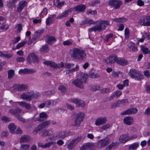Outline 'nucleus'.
<instances>
[{
    "mask_svg": "<svg viewBox=\"0 0 150 150\" xmlns=\"http://www.w3.org/2000/svg\"><path fill=\"white\" fill-rule=\"evenodd\" d=\"M86 54L84 50L74 47L72 50L71 56L75 59L83 60L85 59Z\"/></svg>",
    "mask_w": 150,
    "mask_h": 150,
    "instance_id": "f257e3e1",
    "label": "nucleus"
},
{
    "mask_svg": "<svg viewBox=\"0 0 150 150\" xmlns=\"http://www.w3.org/2000/svg\"><path fill=\"white\" fill-rule=\"evenodd\" d=\"M40 96L39 93L34 92L33 91H30L26 93H23L21 95L20 98L27 101H29L31 100L32 98H37Z\"/></svg>",
    "mask_w": 150,
    "mask_h": 150,
    "instance_id": "f03ea898",
    "label": "nucleus"
},
{
    "mask_svg": "<svg viewBox=\"0 0 150 150\" xmlns=\"http://www.w3.org/2000/svg\"><path fill=\"white\" fill-rule=\"evenodd\" d=\"M87 77V74H82L81 78L74 80L72 83L77 87L83 88V84L86 82Z\"/></svg>",
    "mask_w": 150,
    "mask_h": 150,
    "instance_id": "7ed1b4c3",
    "label": "nucleus"
},
{
    "mask_svg": "<svg viewBox=\"0 0 150 150\" xmlns=\"http://www.w3.org/2000/svg\"><path fill=\"white\" fill-rule=\"evenodd\" d=\"M129 75L132 78L139 80L143 79V76L141 74L139 71L134 69H131L129 70Z\"/></svg>",
    "mask_w": 150,
    "mask_h": 150,
    "instance_id": "20e7f679",
    "label": "nucleus"
},
{
    "mask_svg": "<svg viewBox=\"0 0 150 150\" xmlns=\"http://www.w3.org/2000/svg\"><path fill=\"white\" fill-rule=\"evenodd\" d=\"M43 63L46 65L52 67L54 69H58L60 68H62L64 67L65 64L63 62H61L58 64H56L55 62L52 61H45Z\"/></svg>",
    "mask_w": 150,
    "mask_h": 150,
    "instance_id": "39448f33",
    "label": "nucleus"
},
{
    "mask_svg": "<svg viewBox=\"0 0 150 150\" xmlns=\"http://www.w3.org/2000/svg\"><path fill=\"white\" fill-rule=\"evenodd\" d=\"M84 117V114L82 112H80L76 115L75 118L72 126H79L83 121Z\"/></svg>",
    "mask_w": 150,
    "mask_h": 150,
    "instance_id": "423d86ee",
    "label": "nucleus"
},
{
    "mask_svg": "<svg viewBox=\"0 0 150 150\" xmlns=\"http://www.w3.org/2000/svg\"><path fill=\"white\" fill-rule=\"evenodd\" d=\"M82 139L81 136H78L76 138L72 139L67 145V148L69 150H72L78 143L81 141Z\"/></svg>",
    "mask_w": 150,
    "mask_h": 150,
    "instance_id": "0eeeda50",
    "label": "nucleus"
},
{
    "mask_svg": "<svg viewBox=\"0 0 150 150\" xmlns=\"http://www.w3.org/2000/svg\"><path fill=\"white\" fill-rule=\"evenodd\" d=\"M109 5L116 9L120 8L122 4V2L119 0H110L108 2Z\"/></svg>",
    "mask_w": 150,
    "mask_h": 150,
    "instance_id": "6e6552de",
    "label": "nucleus"
},
{
    "mask_svg": "<svg viewBox=\"0 0 150 150\" xmlns=\"http://www.w3.org/2000/svg\"><path fill=\"white\" fill-rule=\"evenodd\" d=\"M9 102L13 105L14 103H16V102H14L12 100H10ZM16 103H18V105L21 107H25L26 109L29 110L31 108V105L26 102L22 101L21 102H17Z\"/></svg>",
    "mask_w": 150,
    "mask_h": 150,
    "instance_id": "1a4fd4ad",
    "label": "nucleus"
},
{
    "mask_svg": "<svg viewBox=\"0 0 150 150\" xmlns=\"http://www.w3.org/2000/svg\"><path fill=\"white\" fill-rule=\"evenodd\" d=\"M110 142V139L108 138H105L100 140L98 142V144L99 147H104L108 145Z\"/></svg>",
    "mask_w": 150,
    "mask_h": 150,
    "instance_id": "9d476101",
    "label": "nucleus"
},
{
    "mask_svg": "<svg viewBox=\"0 0 150 150\" xmlns=\"http://www.w3.org/2000/svg\"><path fill=\"white\" fill-rule=\"evenodd\" d=\"M54 134V131L53 129L50 128L48 129H45L42 131L41 134V136L42 137L48 136H52L53 138V136Z\"/></svg>",
    "mask_w": 150,
    "mask_h": 150,
    "instance_id": "9b49d317",
    "label": "nucleus"
},
{
    "mask_svg": "<svg viewBox=\"0 0 150 150\" xmlns=\"http://www.w3.org/2000/svg\"><path fill=\"white\" fill-rule=\"evenodd\" d=\"M66 137V133L64 131H61L54 134L53 136V139L61 138L64 139Z\"/></svg>",
    "mask_w": 150,
    "mask_h": 150,
    "instance_id": "f8f14e48",
    "label": "nucleus"
},
{
    "mask_svg": "<svg viewBox=\"0 0 150 150\" xmlns=\"http://www.w3.org/2000/svg\"><path fill=\"white\" fill-rule=\"evenodd\" d=\"M86 8L85 5L83 4H80L76 5L74 8L75 11L77 13L83 12L84 11Z\"/></svg>",
    "mask_w": 150,
    "mask_h": 150,
    "instance_id": "ddd939ff",
    "label": "nucleus"
},
{
    "mask_svg": "<svg viewBox=\"0 0 150 150\" xmlns=\"http://www.w3.org/2000/svg\"><path fill=\"white\" fill-rule=\"evenodd\" d=\"M36 72L35 70L32 69L25 68L24 69H21L19 71L20 74H31L35 73Z\"/></svg>",
    "mask_w": 150,
    "mask_h": 150,
    "instance_id": "4468645a",
    "label": "nucleus"
},
{
    "mask_svg": "<svg viewBox=\"0 0 150 150\" xmlns=\"http://www.w3.org/2000/svg\"><path fill=\"white\" fill-rule=\"evenodd\" d=\"M104 30V26H101L99 23L97 24L96 26L93 27L89 29V30L90 31H100Z\"/></svg>",
    "mask_w": 150,
    "mask_h": 150,
    "instance_id": "2eb2a0df",
    "label": "nucleus"
},
{
    "mask_svg": "<svg viewBox=\"0 0 150 150\" xmlns=\"http://www.w3.org/2000/svg\"><path fill=\"white\" fill-rule=\"evenodd\" d=\"M107 121L106 117H101L98 118L95 122V125L97 126L103 125L105 124Z\"/></svg>",
    "mask_w": 150,
    "mask_h": 150,
    "instance_id": "dca6fc26",
    "label": "nucleus"
},
{
    "mask_svg": "<svg viewBox=\"0 0 150 150\" xmlns=\"http://www.w3.org/2000/svg\"><path fill=\"white\" fill-rule=\"evenodd\" d=\"M71 102L75 103L79 107H84L85 104L83 100L77 98H74L71 100Z\"/></svg>",
    "mask_w": 150,
    "mask_h": 150,
    "instance_id": "f3484780",
    "label": "nucleus"
},
{
    "mask_svg": "<svg viewBox=\"0 0 150 150\" xmlns=\"http://www.w3.org/2000/svg\"><path fill=\"white\" fill-rule=\"evenodd\" d=\"M9 112L11 114L15 115L16 117V115H18L22 112V110L17 108L15 109H11L9 110Z\"/></svg>",
    "mask_w": 150,
    "mask_h": 150,
    "instance_id": "a211bd4d",
    "label": "nucleus"
},
{
    "mask_svg": "<svg viewBox=\"0 0 150 150\" xmlns=\"http://www.w3.org/2000/svg\"><path fill=\"white\" fill-rule=\"evenodd\" d=\"M134 122V119L132 117L130 116H127L123 119V122L125 124L130 125H131Z\"/></svg>",
    "mask_w": 150,
    "mask_h": 150,
    "instance_id": "6ab92c4d",
    "label": "nucleus"
},
{
    "mask_svg": "<svg viewBox=\"0 0 150 150\" xmlns=\"http://www.w3.org/2000/svg\"><path fill=\"white\" fill-rule=\"evenodd\" d=\"M117 56L115 55H112L108 57L106 60L107 63L112 64L116 62Z\"/></svg>",
    "mask_w": 150,
    "mask_h": 150,
    "instance_id": "aec40b11",
    "label": "nucleus"
},
{
    "mask_svg": "<svg viewBox=\"0 0 150 150\" xmlns=\"http://www.w3.org/2000/svg\"><path fill=\"white\" fill-rule=\"evenodd\" d=\"M94 146V144L92 143H87L83 144L80 150H86L87 149L93 148Z\"/></svg>",
    "mask_w": 150,
    "mask_h": 150,
    "instance_id": "412c9836",
    "label": "nucleus"
},
{
    "mask_svg": "<svg viewBox=\"0 0 150 150\" xmlns=\"http://www.w3.org/2000/svg\"><path fill=\"white\" fill-rule=\"evenodd\" d=\"M118 64L121 65H125L128 63V61L123 58L118 57H117L116 62Z\"/></svg>",
    "mask_w": 150,
    "mask_h": 150,
    "instance_id": "4be33fe9",
    "label": "nucleus"
},
{
    "mask_svg": "<svg viewBox=\"0 0 150 150\" xmlns=\"http://www.w3.org/2000/svg\"><path fill=\"white\" fill-rule=\"evenodd\" d=\"M27 4V2L25 1H23L20 2L19 4V6L17 8V11L18 12H21Z\"/></svg>",
    "mask_w": 150,
    "mask_h": 150,
    "instance_id": "5701e85b",
    "label": "nucleus"
},
{
    "mask_svg": "<svg viewBox=\"0 0 150 150\" xmlns=\"http://www.w3.org/2000/svg\"><path fill=\"white\" fill-rule=\"evenodd\" d=\"M47 118V115L45 112H42L39 114V116L37 119L38 121H43Z\"/></svg>",
    "mask_w": 150,
    "mask_h": 150,
    "instance_id": "b1692460",
    "label": "nucleus"
},
{
    "mask_svg": "<svg viewBox=\"0 0 150 150\" xmlns=\"http://www.w3.org/2000/svg\"><path fill=\"white\" fill-rule=\"evenodd\" d=\"M139 23L141 25L144 26L150 25V21H146L145 17L144 19H141L139 21Z\"/></svg>",
    "mask_w": 150,
    "mask_h": 150,
    "instance_id": "393cba45",
    "label": "nucleus"
},
{
    "mask_svg": "<svg viewBox=\"0 0 150 150\" xmlns=\"http://www.w3.org/2000/svg\"><path fill=\"white\" fill-rule=\"evenodd\" d=\"M30 141V137L28 135H23L22 136L20 139V143L28 142Z\"/></svg>",
    "mask_w": 150,
    "mask_h": 150,
    "instance_id": "a878e982",
    "label": "nucleus"
},
{
    "mask_svg": "<svg viewBox=\"0 0 150 150\" xmlns=\"http://www.w3.org/2000/svg\"><path fill=\"white\" fill-rule=\"evenodd\" d=\"M51 122L49 120H46L39 125L42 129L43 128L48 127L50 125Z\"/></svg>",
    "mask_w": 150,
    "mask_h": 150,
    "instance_id": "bb28decb",
    "label": "nucleus"
},
{
    "mask_svg": "<svg viewBox=\"0 0 150 150\" xmlns=\"http://www.w3.org/2000/svg\"><path fill=\"white\" fill-rule=\"evenodd\" d=\"M16 86L18 90L20 91H25L28 88L27 85L25 84H18L16 85Z\"/></svg>",
    "mask_w": 150,
    "mask_h": 150,
    "instance_id": "cd10ccee",
    "label": "nucleus"
},
{
    "mask_svg": "<svg viewBox=\"0 0 150 150\" xmlns=\"http://www.w3.org/2000/svg\"><path fill=\"white\" fill-rule=\"evenodd\" d=\"M16 128V126L13 123L10 124L8 126V128L10 131V132L12 134H15V129Z\"/></svg>",
    "mask_w": 150,
    "mask_h": 150,
    "instance_id": "c85d7f7f",
    "label": "nucleus"
},
{
    "mask_svg": "<svg viewBox=\"0 0 150 150\" xmlns=\"http://www.w3.org/2000/svg\"><path fill=\"white\" fill-rule=\"evenodd\" d=\"M129 139V137L125 134H123L121 135L119 138V140L120 142L124 143L127 142Z\"/></svg>",
    "mask_w": 150,
    "mask_h": 150,
    "instance_id": "c756f323",
    "label": "nucleus"
},
{
    "mask_svg": "<svg viewBox=\"0 0 150 150\" xmlns=\"http://www.w3.org/2000/svg\"><path fill=\"white\" fill-rule=\"evenodd\" d=\"M128 47L133 51H136L137 50V46L132 42H130L129 43Z\"/></svg>",
    "mask_w": 150,
    "mask_h": 150,
    "instance_id": "7c9ffc66",
    "label": "nucleus"
},
{
    "mask_svg": "<svg viewBox=\"0 0 150 150\" xmlns=\"http://www.w3.org/2000/svg\"><path fill=\"white\" fill-rule=\"evenodd\" d=\"M54 16V15H51L47 18L46 24L47 25H50L53 23L54 21L53 18Z\"/></svg>",
    "mask_w": 150,
    "mask_h": 150,
    "instance_id": "2f4dec72",
    "label": "nucleus"
},
{
    "mask_svg": "<svg viewBox=\"0 0 150 150\" xmlns=\"http://www.w3.org/2000/svg\"><path fill=\"white\" fill-rule=\"evenodd\" d=\"M54 4L57 7L60 8L63 5L64 2H60L59 0H54Z\"/></svg>",
    "mask_w": 150,
    "mask_h": 150,
    "instance_id": "473e14b6",
    "label": "nucleus"
},
{
    "mask_svg": "<svg viewBox=\"0 0 150 150\" xmlns=\"http://www.w3.org/2000/svg\"><path fill=\"white\" fill-rule=\"evenodd\" d=\"M57 103V102L54 100H49L46 102L47 107H49L50 105L55 106L56 105Z\"/></svg>",
    "mask_w": 150,
    "mask_h": 150,
    "instance_id": "72a5a7b5",
    "label": "nucleus"
},
{
    "mask_svg": "<svg viewBox=\"0 0 150 150\" xmlns=\"http://www.w3.org/2000/svg\"><path fill=\"white\" fill-rule=\"evenodd\" d=\"M56 41L55 38L53 36H50L47 39V42L49 44H53Z\"/></svg>",
    "mask_w": 150,
    "mask_h": 150,
    "instance_id": "f704fd0d",
    "label": "nucleus"
},
{
    "mask_svg": "<svg viewBox=\"0 0 150 150\" xmlns=\"http://www.w3.org/2000/svg\"><path fill=\"white\" fill-rule=\"evenodd\" d=\"M141 50L144 54H148L150 53L148 48L142 45L141 47Z\"/></svg>",
    "mask_w": 150,
    "mask_h": 150,
    "instance_id": "c9c22d12",
    "label": "nucleus"
},
{
    "mask_svg": "<svg viewBox=\"0 0 150 150\" xmlns=\"http://www.w3.org/2000/svg\"><path fill=\"white\" fill-rule=\"evenodd\" d=\"M128 114H134L136 113L137 111V110L135 108H132L127 110Z\"/></svg>",
    "mask_w": 150,
    "mask_h": 150,
    "instance_id": "e433bc0d",
    "label": "nucleus"
},
{
    "mask_svg": "<svg viewBox=\"0 0 150 150\" xmlns=\"http://www.w3.org/2000/svg\"><path fill=\"white\" fill-rule=\"evenodd\" d=\"M139 144V143H134L129 147V149L130 150H133L136 149L138 147Z\"/></svg>",
    "mask_w": 150,
    "mask_h": 150,
    "instance_id": "4c0bfd02",
    "label": "nucleus"
},
{
    "mask_svg": "<svg viewBox=\"0 0 150 150\" xmlns=\"http://www.w3.org/2000/svg\"><path fill=\"white\" fill-rule=\"evenodd\" d=\"M99 23L100 25H101V26H104V30L105 29V28L108 26V25H109V23L108 21H100Z\"/></svg>",
    "mask_w": 150,
    "mask_h": 150,
    "instance_id": "58836bf2",
    "label": "nucleus"
},
{
    "mask_svg": "<svg viewBox=\"0 0 150 150\" xmlns=\"http://www.w3.org/2000/svg\"><path fill=\"white\" fill-rule=\"evenodd\" d=\"M118 145V143L116 142H113L108 147H106V150H110L114 146H117Z\"/></svg>",
    "mask_w": 150,
    "mask_h": 150,
    "instance_id": "ea45409f",
    "label": "nucleus"
},
{
    "mask_svg": "<svg viewBox=\"0 0 150 150\" xmlns=\"http://www.w3.org/2000/svg\"><path fill=\"white\" fill-rule=\"evenodd\" d=\"M30 146L28 144H23L21 145L20 150H28Z\"/></svg>",
    "mask_w": 150,
    "mask_h": 150,
    "instance_id": "a19ab883",
    "label": "nucleus"
},
{
    "mask_svg": "<svg viewBox=\"0 0 150 150\" xmlns=\"http://www.w3.org/2000/svg\"><path fill=\"white\" fill-rule=\"evenodd\" d=\"M44 30L42 29L38 30L35 32L34 34V36L38 38L43 32Z\"/></svg>",
    "mask_w": 150,
    "mask_h": 150,
    "instance_id": "79ce46f5",
    "label": "nucleus"
},
{
    "mask_svg": "<svg viewBox=\"0 0 150 150\" xmlns=\"http://www.w3.org/2000/svg\"><path fill=\"white\" fill-rule=\"evenodd\" d=\"M8 78L10 79L13 77L14 74V70L11 69L8 70Z\"/></svg>",
    "mask_w": 150,
    "mask_h": 150,
    "instance_id": "37998d69",
    "label": "nucleus"
},
{
    "mask_svg": "<svg viewBox=\"0 0 150 150\" xmlns=\"http://www.w3.org/2000/svg\"><path fill=\"white\" fill-rule=\"evenodd\" d=\"M87 75V78L88 77L92 78H97L99 77L100 76L98 74H95L93 73H90L88 75Z\"/></svg>",
    "mask_w": 150,
    "mask_h": 150,
    "instance_id": "c03bdc74",
    "label": "nucleus"
},
{
    "mask_svg": "<svg viewBox=\"0 0 150 150\" xmlns=\"http://www.w3.org/2000/svg\"><path fill=\"white\" fill-rule=\"evenodd\" d=\"M113 21L116 22H125L127 20L126 18L122 17L120 18H114Z\"/></svg>",
    "mask_w": 150,
    "mask_h": 150,
    "instance_id": "a18cd8bd",
    "label": "nucleus"
},
{
    "mask_svg": "<svg viewBox=\"0 0 150 150\" xmlns=\"http://www.w3.org/2000/svg\"><path fill=\"white\" fill-rule=\"evenodd\" d=\"M91 90L93 91H95L100 89V87L98 85H93L90 86Z\"/></svg>",
    "mask_w": 150,
    "mask_h": 150,
    "instance_id": "49530a36",
    "label": "nucleus"
},
{
    "mask_svg": "<svg viewBox=\"0 0 150 150\" xmlns=\"http://www.w3.org/2000/svg\"><path fill=\"white\" fill-rule=\"evenodd\" d=\"M68 14V12L65 11L64 12H63L61 14L59 15L57 17V18L58 19H61L64 17H66Z\"/></svg>",
    "mask_w": 150,
    "mask_h": 150,
    "instance_id": "de8ad7c7",
    "label": "nucleus"
},
{
    "mask_svg": "<svg viewBox=\"0 0 150 150\" xmlns=\"http://www.w3.org/2000/svg\"><path fill=\"white\" fill-rule=\"evenodd\" d=\"M79 66L78 65H76V67L70 70H67L66 71V73L67 74H69L73 72L74 71H76L79 70Z\"/></svg>",
    "mask_w": 150,
    "mask_h": 150,
    "instance_id": "09e8293b",
    "label": "nucleus"
},
{
    "mask_svg": "<svg viewBox=\"0 0 150 150\" xmlns=\"http://www.w3.org/2000/svg\"><path fill=\"white\" fill-rule=\"evenodd\" d=\"M49 50L48 46L47 45L42 46L40 49V51L42 52H48Z\"/></svg>",
    "mask_w": 150,
    "mask_h": 150,
    "instance_id": "8fccbe9b",
    "label": "nucleus"
},
{
    "mask_svg": "<svg viewBox=\"0 0 150 150\" xmlns=\"http://www.w3.org/2000/svg\"><path fill=\"white\" fill-rule=\"evenodd\" d=\"M34 53H32L28 55L27 60L29 63H30L32 62L34 56Z\"/></svg>",
    "mask_w": 150,
    "mask_h": 150,
    "instance_id": "3c124183",
    "label": "nucleus"
},
{
    "mask_svg": "<svg viewBox=\"0 0 150 150\" xmlns=\"http://www.w3.org/2000/svg\"><path fill=\"white\" fill-rule=\"evenodd\" d=\"M128 101L127 99H122L120 100H119L117 101V103L118 105H119V106L122 104H125L126 103H127Z\"/></svg>",
    "mask_w": 150,
    "mask_h": 150,
    "instance_id": "603ef678",
    "label": "nucleus"
},
{
    "mask_svg": "<svg viewBox=\"0 0 150 150\" xmlns=\"http://www.w3.org/2000/svg\"><path fill=\"white\" fill-rule=\"evenodd\" d=\"M26 42V41H23L19 43L16 45L17 48L19 49L20 48L23 47Z\"/></svg>",
    "mask_w": 150,
    "mask_h": 150,
    "instance_id": "864d4df0",
    "label": "nucleus"
},
{
    "mask_svg": "<svg viewBox=\"0 0 150 150\" xmlns=\"http://www.w3.org/2000/svg\"><path fill=\"white\" fill-rule=\"evenodd\" d=\"M58 89L62 93H64L66 92V88L64 86L61 85L58 87Z\"/></svg>",
    "mask_w": 150,
    "mask_h": 150,
    "instance_id": "5fc2aeb1",
    "label": "nucleus"
},
{
    "mask_svg": "<svg viewBox=\"0 0 150 150\" xmlns=\"http://www.w3.org/2000/svg\"><path fill=\"white\" fill-rule=\"evenodd\" d=\"M16 117L19 121H20L23 123L25 122V120L21 115H20V114H19L18 115H16Z\"/></svg>",
    "mask_w": 150,
    "mask_h": 150,
    "instance_id": "6e6d98bb",
    "label": "nucleus"
},
{
    "mask_svg": "<svg viewBox=\"0 0 150 150\" xmlns=\"http://www.w3.org/2000/svg\"><path fill=\"white\" fill-rule=\"evenodd\" d=\"M74 66V64L72 63L66 62L65 64L64 67L66 69L70 68L73 67Z\"/></svg>",
    "mask_w": 150,
    "mask_h": 150,
    "instance_id": "4d7b16f0",
    "label": "nucleus"
},
{
    "mask_svg": "<svg viewBox=\"0 0 150 150\" xmlns=\"http://www.w3.org/2000/svg\"><path fill=\"white\" fill-rule=\"evenodd\" d=\"M114 96L115 97H118L122 94V92L121 91H115L113 93Z\"/></svg>",
    "mask_w": 150,
    "mask_h": 150,
    "instance_id": "13d9d810",
    "label": "nucleus"
},
{
    "mask_svg": "<svg viewBox=\"0 0 150 150\" xmlns=\"http://www.w3.org/2000/svg\"><path fill=\"white\" fill-rule=\"evenodd\" d=\"M42 130V129L40 128V127L38 125L37 127H36L35 129L33 131V134L35 135L38 132Z\"/></svg>",
    "mask_w": 150,
    "mask_h": 150,
    "instance_id": "bf43d9fd",
    "label": "nucleus"
},
{
    "mask_svg": "<svg viewBox=\"0 0 150 150\" xmlns=\"http://www.w3.org/2000/svg\"><path fill=\"white\" fill-rule=\"evenodd\" d=\"M130 32L128 28H126L125 30V35L126 38H128L129 37Z\"/></svg>",
    "mask_w": 150,
    "mask_h": 150,
    "instance_id": "052dcab7",
    "label": "nucleus"
},
{
    "mask_svg": "<svg viewBox=\"0 0 150 150\" xmlns=\"http://www.w3.org/2000/svg\"><path fill=\"white\" fill-rule=\"evenodd\" d=\"M54 144V142H50L48 143H45L44 144V148H49L51 146L53 145Z\"/></svg>",
    "mask_w": 150,
    "mask_h": 150,
    "instance_id": "680f3d73",
    "label": "nucleus"
},
{
    "mask_svg": "<svg viewBox=\"0 0 150 150\" xmlns=\"http://www.w3.org/2000/svg\"><path fill=\"white\" fill-rule=\"evenodd\" d=\"M1 120L6 122H8L11 121V119L9 117L6 116H2L1 118Z\"/></svg>",
    "mask_w": 150,
    "mask_h": 150,
    "instance_id": "e2e57ef3",
    "label": "nucleus"
},
{
    "mask_svg": "<svg viewBox=\"0 0 150 150\" xmlns=\"http://www.w3.org/2000/svg\"><path fill=\"white\" fill-rule=\"evenodd\" d=\"M85 23H86L89 24L90 25L92 24H96L95 22L93 20L91 19H87L85 20Z\"/></svg>",
    "mask_w": 150,
    "mask_h": 150,
    "instance_id": "0e129e2a",
    "label": "nucleus"
},
{
    "mask_svg": "<svg viewBox=\"0 0 150 150\" xmlns=\"http://www.w3.org/2000/svg\"><path fill=\"white\" fill-rule=\"evenodd\" d=\"M21 39V37L20 36H18L16 38H14V40L12 41L13 44H14L17 43Z\"/></svg>",
    "mask_w": 150,
    "mask_h": 150,
    "instance_id": "69168bd1",
    "label": "nucleus"
},
{
    "mask_svg": "<svg viewBox=\"0 0 150 150\" xmlns=\"http://www.w3.org/2000/svg\"><path fill=\"white\" fill-rule=\"evenodd\" d=\"M110 91L109 88H105L101 90L100 92L102 93H108Z\"/></svg>",
    "mask_w": 150,
    "mask_h": 150,
    "instance_id": "338daca9",
    "label": "nucleus"
},
{
    "mask_svg": "<svg viewBox=\"0 0 150 150\" xmlns=\"http://www.w3.org/2000/svg\"><path fill=\"white\" fill-rule=\"evenodd\" d=\"M110 127V124H107L102 126L101 127V129L103 130H106L108 128Z\"/></svg>",
    "mask_w": 150,
    "mask_h": 150,
    "instance_id": "774afa93",
    "label": "nucleus"
}]
</instances>
